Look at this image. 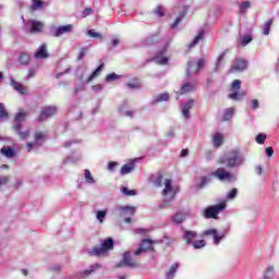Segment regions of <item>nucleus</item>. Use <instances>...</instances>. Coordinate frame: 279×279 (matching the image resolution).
<instances>
[{"label": "nucleus", "mask_w": 279, "mask_h": 279, "mask_svg": "<svg viewBox=\"0 0 279 279\" xmlns=\"http://www.w3.org/2000/svg\"><path fill=\"white\" fill-rule=\"evenodd\" d=\"M243 154L239 149H232L225 156L218 159V165L223 166L227 169H234V167H241L244 162Z\"/></svg>", "instance_id": "1"}, {"label": "nucleus", "mask_w": 279, "mask_h": 279, "mask_svg": "<svg viewBox=\"0 0 279 279\" xmlns=\"http://www.w3.org/2000/svg\"><path fill=\"white\" fill-rule=\"evenodd\" d=\"M110 250H114V240L112 238L105 239L100 246H94L89 252V256H104L106 252H110Z\"/></svg>", "instance_id": "2"}, {"label": "nucleus", "mask_w": 279, "mask_h": 279, "mask_svg": "<svg viewBox=\"0 0 279 279\" xmlns=\"http://www.w3.org/2000/svg\"><path fill=\"white\" fill-rule=\"evenodd\" d=\"M226 202H221L217 205L208 206L204 209L202 216L205 219H219V213H223L227 208Z\"/></svg>", "instance_id": "3"}, {"label": "nucleus", "mask_w": 279, "mask_h": 279, "mask_svg": "<svg viewBox=\"0 0 279 279\" xmlns=\"http://www.w3.org/2000/svg\"><path fill=\"white\" fill-rule=\"evenodd\" d=\"M230 90L231 94L228 95V98L232 99L233 101H241L247 97V92L241 90V80H234L231 84Z\"/></svg>", "instance_id": "4"}, {"label": "nucleus", "mask_w": 279, "mask_h": 279, "mask_svg": "<svg viewBox=\"0 0 279 279\" xmlns=\"http://www.w3.org/2000/svg\"><path fill=\"white\" fill-rule=\"evenodd\" d=\"M58 112V107L56 106H48L40 109L39 116L36 118L38 123H43V121H47L49 117H53Z\"/></svg>", "instance_id": "5"}, {"label": "nucleus", "mask_w": 279, "mask_h": 279, "mask_svg": "<svg viewBox=\"0 0 279 279\" xmlns=\"http://www.w3.org/2000/svg\"><path fill=\"white\" fill-rule=\"evenodd\" d=\"M154 240L151 239H144L140 243V247L134 251L135 256H141L143 252H154Z\"/></svg>", "instance_id": "6"}, {"label": "nucleus", "mask_w": 279, "mask_h": 279, "mask_svg": "<svg viewBox=\"0 0 279 279\" xmlns=\"http://www.w3.org/2000/svg\"><path fill=\"white\" fill-rule=\"evenodd\" d=\"M213 175L215 178H218L220 180V182H232V180H234V174H232L231 172L226 171V169L223 168H218Z\"/></svg>", "instance_id": "7"}, {"label": "nucleus", "mask_w": 279, "mask_h": 279, "mask_svg": "<svg viewBox=\"0 0 279 279\" xmlns=\"http://www.w3.org/2000/svg\"><path fill=\"white\" fill-rule=\"evenodd\" d=\"M118 267H130L131 269H134L138 267V262L132 258L130 252H126L123 255V259L118 264Z\"/></svg>", "instance_id": "8"}, {"label": "nucleus", "mask_w": 279, "mask_h": 279, "mask_svg": "<svg viewBox=\"0 0 279 279\" xmlns=\"http://www.w3.org/2000/svg\"><path fill=\"white\" fill-rule=\"evenodd\" d=\"M245 69H247V62L243 59H235L233 61V65L229 70V73L245 71Z\"/></svg>", "instance_id": "9"}, {"label": "nucleus", "mask_w": 279, "mask_h": 279, "mask_svg": "<svg viewBox=\"0 0 279 279\" xmlns=\"http://www.w3.org/2000/svg\"><path fill=\"white\" fill-rule=\"evenodd\" d=\"M72 32H73V25L68 24V25L59 26L52 33V36H54V38H59V36H63V34H71Z\"/></svg>", "instance_id": "10"}, {"label": "nucleus", "mask_w": 279, "mask_h": 279, "mask_svg": "<svg viewBox=\"0 0 279 279\" xmlns=\"http://www.w3.org/2000/svg\"><path fill=\"white\" fill-rule=\"evenodd\" d=\"M203 236H213L215 245H219V243H221V236L216 229L205 230L203 232Z\"/></svg>", "instance_id": "11"}, {"label": "nucleus", "mask_w": 279, "mask_h": 279, "mask_svg": "<svg viewBox=\"0 0 279 279\" xmlns=\"http://www.w3.org/2000/svg\"><path fill=\"white\" fill-rule=\"evenodd\" d=\"M118 213L120 217H125V215H131V217H133V215L136 213V208L132 206H120L118 207Z\"/></svg>", "instance_id": "12"}, {"label": "nucleus", "mask_w": 279, "mask_h": 279, "mask_svg": "<svg viewBox=\"0 0 279 279\" xmlns=\"http://www.w3.org/2000/svg\"><path fill=\"white\" fill-rule=\"evenodd\" d=\"M10 84L12 88H14V90L20 93V95H27V89L25 88V86H23V84L19 83L16 80L11 78Z\"/></svg>", "instance_id": "13"}, {"label": "nucleus", "mask_w": 279, "mask_h": 279, "mask_svg": "<svg viewBox=\"0 0 279 279\" xmlns=\"http://www.w3.org/2000/svg\"><path fill=\"white\" fill-rule=\"evenodd\" d=\"M44 27H45V24H43V22L32 20L31 34H40Z\"/></svg>", "instance_id": "14"}, {"label": "nucleus", "mask_w": 279, "mask_h": 279, "mask_svg": "<svg viewBox=\"0 0 279 279\" xmlns=\"http://www.w3.org/2000/svg\"><path fill=\"white\" fill-rule=\"evenodd\" d=\"M35 58L37 59H45V58H49V53L47 52V45L43 44L38 50L35 53Z\"/></svg>", "instance_id": "15"}, {"label": "nucleus", "mask_w": 279, "mask_h": 279, "mask_svg": "<svg viewBox=\"0 0 279 279\" xmlns=\"http://www.w3.org/2000/svg\"><path fill=\"white\" fill-rule=\"evenodd\" d=\"M0 154L4 156V158H14V156H16V151H14L10 146H3Z\"/></svg>", "instance_id": "16"}, {"label": "nucleus", "mask_w": 279, "mask_h": 279, "mask_svg": "<svg viewBox=\"0 0 279 279\" xmlns=\"http://www.w3.org/2000/svg\"><path fill=\"white\" fill-rule=\"evenodd\" d=\"M34 141L37 147H43L45 143V133L40 131L35 132Z\"/></svg>", "instance_id": "17"}, {"label": "nucleus", "mask_w": 279, "mask_h": 279, "mask_svg": "<svg viewBox=\"0 0 279 279\" xmlns=\"http://www.w3.org/2000/svg\"><path fill=\"white\" fill-rule=\"evenodd\" d=\"M213 145L216 149L223 145V135L221 133H216L213 136Z\"/></svg>", "instance_id": "18"}, {"label": "nucleus", "mask_w": 279, "mask_h": 279, "mask_svg": "<svg viewBox=\"0 0 279 279\" xmlns=\"http://www.w3.org/2000/svg\"><path fill=\"white\" fill-rule=\"evenodd\" d=\"M196 238H197V232L191 231V230L185 231L183 235V239L187 244L193 243V239H196Z\"/></svg>", "instance_id": "19"}, {"label": "nucleus", "mask_w": 279, "mask_h": 279, "mask_svg": "<svg viewBox=\"0 0 279 279\" xmlns=\"http://www.w3.org/2000/svg\"><path fill=\"white\" fill-rule=\"evenodd\" d=\"M172 182L171 179H166L165 180V189L162 191V195L167 196L169 195V193H172L173 192V185H172Z\"/></svg>", "instance_id": "20"}, {"label": "nucleus", "mask_w": 279, "mask_h": 279, "mask_svg": "<svg viewBox=\"0 0 279 279\" xmlns=\"http://www.w3.org/2000/svg\"><path fill=\"white\" fill-rule=\"evenodd\" d=\"M180 268V264L175 263L173 264L170 269L167 271L166 274V278L167 279H173L175 276V272L178 271V269Z\"/></svg>", "instance_id": "21"}, {"label": "nucleus", "mask_w": 279, "mask_h": 279, "mask_svg": "<svg viewBox=\"0 0 279 279\" xmlns=\"http://www.w3.org/2000/svg\"><path fill=\"white\" fill-rule=\"evenodd\" d=\"M19 62L20 64H22L23 66L29 64L31 60H32V57H29V54L25 53V52H22L20 56H19Z\"/></svg>", "instance_id": "22"}, {"label": "nucleus", "mask_w": 279, "mask_h": 279, "mask_svg": "<svg viewBox=\"0 0 279 279\" xmlns=\"http://www.w3.org/2000/svg\"><path fill=\"white\" fill-rule=\"evenodd\" d=\"M105 64L101 63L87 78V84L93 82L95 80V77H98V75L101 73V71L104 70Z\"/></svg>", "instance_id": "23"}, {"label": "nucleus", "mask_w": 279, "mask_h": 279, "mask_svg": "<svg viewBox=\"0 0 279 279\" xmlns=\"http://www.w3.org/2000/svg\"><path fill=\"white\" fill-rule=\"evenodd\" d=\"M44 5L45 2L43 0H32L31 10H33V12H36L38 10H43Z\"/></svg>", "instance_id": "24"}, {"label": "nucleus", "mask_w": 279, "mask_h": 279, "mask_svg": "<svg viewBox=\"0 0 279 279\" xmlns=\"http://www.w3.org/2000/svg\"><path fill=\"white\" fill-rule=\"evenodd\" d=\"M25 119H27V113H25V111H23V109H21L14 117V121L15 123H23V121H25Z\"/></svg>", "instance_id": "25"}, {"label": "nucleus", "mask_w": 279, "mask_h": 279, "mask_svg": "<svg viewBox=\"0 0 279 279\" xmlns=\"http://www.w3.org/2000/svg\"><path fill=\"white\" fill-rule=\"evenodd\" d=\"M193 90H195V87L193 86V84L191 83H185L181 89L180 93L181 95H186V93H193Z\"/></svg>", "instance_id": "26"}, {"label": "nucleus", "mask_w": 279, "mask_h": 279, "mask_svg": "<svg viewBox=\"0 0 279 279\" xmlns=\"http://www.w3.org/2000/svg\"><path fill=\"white\" fill-rule=\"evenodd\" d=\"M271 25H274V20H268L264 24V28H263L264 36H269V32L271 31Z\"/></svg>", "instance_id": "27"}, {"label": "nucleus", "mask_w": 279, "mask_h": 279, "mask_svg": "<svg viewBox=\"0 0 279 279\" xmlns=\"http://www.w3.org/2000/svg\"><path fill=\"white\" fill-rule=\"evenodd\" d=\"M199 40H204V31H201L193 39V41L190 44V49H193V47H195V45H197Z\"/></svg>", "instance_id": "28"}, {"label": "nucleus", "mask_w": 279, "mask_h": 279, "mask_svg": "<svg viewBox=\"0 0 279 279\" xmlns=\"http://www.w3.org/2000/svg\"><path fill=\"white\" fill-rule=\"evenodd\" d=\"M234 117V108H227L223 114V121H230Z\"/></svg>", "instance_id": "29"}, {"label": "nucleus", "mask_w": 279, "mask_h": 279, "mask_svg": "<svg viewBox=\"0 0 279 279\" xmlns=\"http://www.w3.org/2000/svg\"><path fill=\"white\" fill-rule=\"evenodd\" d=\"M192 245L195 250H202V247H206V241L197 240V241L192 242Z\"/></svg>", "instance_id": "30"}, {"label": "nucleus", "mask_w": 279, "mask_h": 279, "mask_svg": "<svg viewBox=\"0 0 279 279\" xmlns=\"http://www.w3.org/2000/svg\"><path fill=\"white\" fill-rule=\"evenodd\" d=\"M134 167L130 166V165H123L122 168H121V171L120 173L122 175H128V173H132Z\"/></svg>", "instance_id": "31"}, {"label": "nucleus", "mask_w": 279, "mask_h": 279, "mask_svg": "<svg viewBox=\"0 0 279 279\" xmlns=\"http://www.w3.org/2000/svg\"><path fill=\"white\" fill-rule=\"evenodd\" d=\"M172 220L174 221V223H182V221H184V214H182V211L177 213Z\"/></svg>", "instance_id": "32"}, {"label": "nucleus", "mask_w": 279, "mask_h": 279, "mask_svg": "<svg viewBox=\"0 0 279 279\" xmlns=\"http://www.w3.org/2000/svg\"><path fill=\"white\" fill-rule=\"evenodd\" d=\"M160 101H169V94H167V93L160 94V95L155 99V104H160Z\"/></svg>", "instance_id": "33"}, {"label": "nucleus", "mask_w": 279, "mask_h": 279, "mask_svg": "<svg viewBox=\"0 0 279 279\" xmlns=\"http://www.w3.org/2000/svg\"><path fill=\"white\" fill-rule=\"evenodd\" d=\"M85 180L88 182V184H95V179H93V174L88 169H85Z\"/></svg>", "instance_id": "34"}, {"label": "nucleus", "mask_w": 279, "mask_h": 279, "mask_svg": "<svg viewBox=\"0 0 279 279\" xmlns=\"http://www.w3.org/2000/svg\"><path fill=\"white\" fill-rule=\"evenodd\" d=\"M88 36H90V38H97L98 40H102L104 36H101V34L95 32V29H89L87 32Z\"/></svg>", "instance_id": "35"}, {"label": "nucleus", "mask_w": 279, "mask_h": 279, "mask_svg": "<svg viewBox=\"0 0 279 279\" xmlns=\"http://www.w3.org/2000/svg\"><path fill=\"white\" fill-rule=\"evenodd\" d=\"M252 40H253L252 35H244L241 41L242 47H247V45H250Z\"/></svg>", "instance_id": "36"}, {"label": "nucleus", "mask_w": 279, "mask_h": 279, "mask_svg": "<svg viewBox=\"0 0 279 279\" xmlns=\"http://www.w3.org/2000/svg\"><path fill=\"white\" fill-rule=\"evenodd\" d=\"M266 140H267V135L266 134L259 133L256 136V143H258V145H265V141Z\"/></svg>", "instance_id": "37"}, {"label": "nucleus", "mask_w": 279, "mask_h": 279, "mask_svg": "<svg viewBox=\"0 0 279 279\" xmlns=\"http://www.w3.org/2000/svg\"><path fill=\"white\" fill-rule=\"evenodd\" d=\"M29 134H31V131L29 129L26 130V131H20L17 133L19 137L21 138V141H25V138H29Z\"/></svg>", "instance_id": "38"}, {"label": "nucleus", "mask_w": 279, "mask_h": 279, "mask_svg": "<svg viewBox=\"0 0 279 279\" xmlns=\"http://www.w3.org/2000/svg\"><path fill=\"white\" fill-rule=\"evenodd\" d=\"M119 77H120L119 74L111 73L106 76V82H117V80H119Z\"/></svg>", "instance_id": "39"}, {"label": "nucleus", "mask_w": 279, "mask_h": 279, "mask_svg": "<svg viewBox=\"0 0 279 279\" xmlns=\"http://www.w3.org/2000/svg\"><path fill=\"white\" fill-rule=\"evenodd\" d=\"M209 182H210V178L203 177L201 179V183L197 185V189H204V186H206V184H208Z\"/></svg>", "instance_id": "40"}, {"label": "nucleus", "mask_w": 279, "mask_h": 279, "mask_svg": "<svg viewBox=\"0 0 279 279\" xmlns=\"http://www.w3.org/2000/svg\"><path fill=\"white\" fill-rule=\"evenodd\" d=\"M106 210H99L97 211V219L99 221V223H104V219H106Z\"/></svg>", "instance_id": "41"}, {"label": "nucleus", "mask_w": 279, "mask_h": 279, "mask_svg": "<svg viewBox=\"0 0 279 279\" xmlns=\"http://www.w3.org/2000/svg\"><path fill=\"white\" fill-rule=\"evenodd\" d=\"M8 117V111H5V106L0 104V119H5Z\"/></svg>", "instance_id": "42"}, {"label": "nucleus", "mask_w": 279, "mask_h": 279, "mask_svg": "<svg viewBox=\"0 0 279 279\" xmlns=\"http://www.w3.org/2000/svg\"><path fill=\"white\" fill-rule=\"evenodd\" d=\"M122 193L128 196H134L136 195V192L134 190H130L128 187H122Z\"/></svg>", "instance_id": "43"}, {"label": "nucleus", "mask_w": 279, "mask_h": 279, "mask_svg": "<svg viewBox=\"0 0 279 279\" xmlns=\"http://www.w3.org/2000/svg\"><path fill=\"white\" fill-rule=\"evenodd\" d=\"M236 193H239V190H236V187H233L227 195L228 199H234V197H236Z\"/></svg>", "instance_id": "44"}, {"label": "nucleus", "mask_w": 279, "mask_h": 279, "mask_svg": "<svg viewBox=\"0 0 279 279\" xmlns=\"http://www.w3.org/2000/svg\"><path fill=\"white\" fill-rule=\"evenodd\" d=\"M274 271H276V268H274V266H269L268 268H266L264 276H268V278H271V276H274Z\"/></svg>", "instance_id": "45"}, {"label": "nucleus", "mask_w": 279, "mask_h": 279, "mask_svg": "<svg viewBox=\"0 0 279 279\" xmlns=\"http://www.w3.org/2000/svg\"><path fill=\"white\" fill-rule=\"evenodd\" d=\"M182 19H184V13H180V16L175 19L174 23L172 24V28L178 27V25H180V23L182 22Z\"/></svg>", "instance_id": "46"}, {"label": "nucleus", "mask_w": 279, "mask_h": 279, "mask_svg": "<svg viewBox=\"0 0 279 279\" xmlns=\"http://www.w3.org/2000/svg\"><path fill=\"white\" fill-rule=\"evenodd\" d=\"M99 267H101V265L95 264L94 266H92V269H87L84 271L85 276H90V274H93V271H95V269H99Z\"/></svg>", "instance_id": "47"}, {"label": "nucleus", "mask_w": 279, "mask_h": 279, "mask_svg": "<svg viewBox=\"0 0 279 279\" xmlns=\"http://www.w3.org/2000/svg\"><path fill=\"white\" fill-rule=\"evenodd\" d=\"M128 88H141V82L137 80L134 83H128Z\"/></svg>", "instance_id": "48"}, {"label": "nucleus", "mask_w": 279, "mask_h": 279, "mask_svg": "<svg viewBox=\"0 0 279 279\" xmlns=\"http://www.w3.org/2000/svg\"><path fill=\"white\" fill-rule=\"evenodd\" d=\"M155 14H157V16H160V17L165 16V11H162L161 5H159L155 9Z\"/></svg>", "instance_id": "49"}, {"label": "nucleus", "mask_w": 279, "mask_h": 279, "mask_svg": "<svg viewBox=\"0 0 279 279\" xmlns=\"http://www.w3.org/2000/svg\"><path fill=\"white\" fill-rule=\"evenodd\" d=\"M194 104H195V100L190 99L186 104L183 105V108L191 110V108H193Z\"/></svg>", "instance_id": "50"}, {"label": "nucleus", "mask_w": 279, "mask_h": 279, "mask_svg": "<svg viewBox=\"0 0 279 279\" xmlns=\"http://www.w3.org/2000/svg\"><path fill=\"white\" fill-rule=\"evenodd\" d=\"M158 40V37L156 35L150 36L145 43L146 45H151Z\"/></svg>", "instance_id": "51"}, {"label": "nucleus", "mask_w": 279, "mask_h": 279, "mask_svg": "<svg viewBox=\"0 0 279 279\" xmlns=\"http://www.w3.org/2000/svg\"><path fill=\"white\" fill-rule=\"evenodd\" d=\"M136 233L137 234H143V236H145V235H147L149 233V230L143 229V228H138V229H136Z\"/></svg>", "instance_id": "52"}, {"label": "nucleus", "mask_w": 279, "mask_h": 279, "mask_svg": "<svg viewBox=\"0 0 279 279\" xmlns=\"http://www.w3.org/2000/svg\"><path fill=\"white\" fill-rule=\"evenodd\" d=\"M156 186H162V174H159L155 180Z\"/></svg>", "instance_id": "53"}, {"label": "nucleus", "mask_w": 279, "mask_h": 279, "mask_svg": "<svg viewBox=\"0 0 279 279\" xmlns=\"http://www.w3.org/2000/svg\"><path fill=\"white\" fill-rule=\"evenodd\" d=\"M117 165H119L117 161H110L108 163L109 171H114V168L117 167Z\"/></svg>", "instance_id": "54"}, {"label": "nucleus", "mask_w": 279, "mask_h": 279, "mask_svg": "<svg viewBox=\"0 0 279 279\" xmlns=\"http://www.w3.org/2000/svg\"><path fill=\"white\" fill-rule=\"evenodd\" d=\"M86 56V48H81L77 60H82Z\"/></svg>", "instance_id": "55"}, {"label": "nucleus", "mask_w": 279, "mask_h": 279, "mask_svg": "<svg viewBox=\"0 0 279 279\" xmlns=\"http://www.w3.org/2000/svg\"><path fill=\"white\" fill-rule=\"evenodd\" d=\"M22 128H23V124H21V122H17L15 125H13V130L17 132V134L21 132Z\"/></svg>", "instance_id": "56"}, {"label": "nucleus", "mask_w": 279, "mask_h": 279, "mask_svg": "<svg viewBox=\"0 0 279 279\" xmlns=\"http://www.w3.org/2000/svg\"><path fill=\"white\" fill-rule=\"evenodd\" d=\"M266 155L268 156V158H271V156H274V147H267Z\"/></svg>", "instance_id": "57"}, {"label": "nucleus", "mask_w": 279, "mask_h": 279, "mask_svg": "<svg viewBox=\"0 0 279 279\" xmlns=\"http://www.w3.org/2000/svg\"><path fill=\"white\" fill-rule=\"evenodd\" d=\"M190 109H186L183 107L182 114L184 119H189L191 117V113L189 112Z\"/></svg>", "instance_id": "58"}, {"label": "nucleus", "mask_w": 279, "mask_h": 279, "mask_svg": "<svg viewBox=\"0 0 279 279\" xmlns=\"http://www.w3.org/2000/svg\"><path fill=\"white\" fill-rule=\"evenodd\" d=\"M92 13H93V9L86 8V9L83 11V17H86V16H88V14H92Z\"/></svg>", "instance_id": "59"}, {"label": "nucleus", "mask_w": 279, "mask_h": 279, "mask_svg": "<svg viewBox=\"0 0 279 279\" xmlns=\"http://www.w3.org/2000/svg\"><path fill=\"white\" fill-rule=\"evenodd\" d=\"M172 191H173V193L171 195V199H175L177 195L180 193V187H175Z\"/></svg>", "instance_id": "60"}, {"label": "nucleus", "mask_w": 279, "mask_h": 279, "mask_svg": "<svg viewBox=\"0 0 279 279\" xmlns=\"http://www.w3.org/2000/svg\"><path fill=\"white\" fill-rule=\"evenodd\" d=\"M34 145H36V142L35 143H32V142L26 143L27 151H32V149H34Z\"/></svg>", "instance_id": "61"}, {"label": "nucleus", "mask_w": 279, "mask_h": 279, "mask_svg": "<svg viewBox=\"0 0 279 279\" xmlns=\"http://www.w3.org/2000/svg\"><path fill=\"white\" fill-rule=\"evenodd\" d=\"M258 106H259L258 99L252 100V108H253V110H256L258 108Z\"/></svg>", "instance_id": "62"}, {"label": "nucleus", "mask_w": 279, "mask_h": 279, "mask_svg": "<svg viewBox=\"0 0 279 279\" xmlns=\"http://www.w3.org/2000/svg\"><path fill=\"white\" fill-rule=\"evenodd\" d=\"M92 88H93V90H101V88H104V85H101V84L93 85Z\"/></svg>", "instance_id": "63"}, {"label": "nucleus", "mask_w": 279, "mask_h": 279, "mask_svg": "<svg viewBox=\"0 0 279 279\" xmlns=\"http://www.w3.org/2000/svg\"><path fill=\"white\" fill-rule=\"evenodd\" d=\"M202 66H204V59H199L197 61V70L199 71V69H202Z\"/></svg>", "instance_id": "64"}]
</instances>
